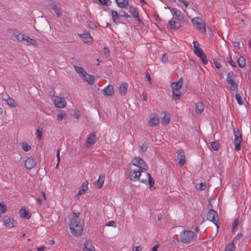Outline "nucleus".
<instances>
[{
    "instance_id": "18",
    "label": "nucleus",
    "mask_w": 251,
    "mask_h": 251,
    "mask_svg": "<svg viewBox=\"0 0 251 251\" xmlns=\"http://www.w3.org/2000/svg\"><path fill=\"white\" fill-rule=\"evenodd\" d=\"M183 84L182 78H180L178 80L171 83V87L172 90L180 89Z\"/></svg>"
},
{
    "instance_id": "13",
    "label": "nucleus",
    "mask_w": 251,
    "mask_h": 251,
    "mask_svg": "<svg viewBox=\"0 0 251 251\" xmlns=\"http://www.w3.org/2000/svg\"><path fill=\"white\" fill-rule=\"evenodd\" d=\"M36 161L35 158L33 157H29L26 159L25 162V165L28 170L33 168L36 165Z\"/></svg>"
},
{
    "instance_id": "10",
    "label": "nucleus",
    "mask_w": 251,
    "mask_h": 251,
    "mask_svg": "<svg viewBox=\"0 0 251 251\" xmlns=\"http://www.w3.org/2000/svg\"><path fill=\"white\" fill-rule=\"evenodd\" d=\"M181 21L177 20L176 18H173L169 22V26L172 29L177 30L182 26L180 23Z\"/></svg>"
},
{
    "instance_id": "20",
    "label": "nucleus",
    "mask_w": 251,
    "mask_h": 251,
    "mask_svg": "<svg viewBox=\"0 0 251 251\" xmlns=\"http://www.w3.org/2000/svg\"><path fill=\"white\" fill-rule=\"evenodd\" d=\"M104 96L106 97L112 96L114 94L113 87L111 85H108L103 90Z\"/></svg>"
},
{
    "instance_id": "12",
    "label": "nucleus",
    "mask_w": 251,
    "mask_h": 251,
    "mask_svg": "<svg viewBox=\"0 0 251 251\" xmlns=\"http://www.w3.org/2000/svg\"><path fill=\"white\" fill-rule=\"evenodd\" d=\"M194 53L198 57L201 58L202 62L204 64H206L207 63L206 55L203 53L202 50L201 48L194 50Z\"/></svg>"
},
{
    "instance_id": "56",
    "label": "nucleus",
    "mask_w": 251,
    "mask_h": 251,
    "mask_svg": "<svg viewBox=\"0 0 251 251\" xmlns=\"http://www.w3.org/2000/svg\"><path fill=\"white\" fill-rule=\"evenodd\" d=\"M103 51L104 55L106 57L110 56L109 50H108V48L106 47H104Z\"/></svg>"
},
{
    "instance_id": "16",
    "label": "nucleus",
    "mask_w": 251,
    "mask_h": 251,
    "mask_svg": "<svg viewBox=\"0 0 251 251\" xmlns=\"http://www.w3.org/2000/svg\"><path fill=\"white\" fill-rule=\"evenodd\" d=\"M82 79L87 81L89 84L92 85L95 80V77L86 72V74H84L81 77Z\"/></svg>"
},
{
    "instance_id": "60",
    "label": "nucleus",
    "mask_w": 251,
    "mask_h": 251,
    "mask_svg": "<svg viewBox=\"0 0 251 251\" xmlns=\"http://www.w3.org/2000/svg\"><path fill=\"white\" fill-rule=\"evenodd\" d=\"M87 24L92 29H94L96 27L95 24L91 21H88Z\"/></svg>"
},
{
    "instance_id": "39",
    "label": "nucleus",
    "mask_w": 251,
    "mask_h": 251,
    "mask_svg": "<svg viewBox=\"0 0 251 251\" xmlns=\"http://www.w3.org/2000/svg\"><path fill=\"white\" fill-rule=\"evenodd\" d=\"M22 149L25 151H28L31 150V146L27 143L24 142L22 144Z\"/></svg>"
},
{
    "instance_id": "49",
    "label": "nucleus",
    "mask_w": 251,
    "mask_h": 251,
    "mask_svg": "<svg viewBox=\"0 0 251 251\" xmlns=\"http://www.w3.org/2000/svg\"><path fill=\"white\" fill-rule=\"evenodd\" d=\"M42 134H43L42 129L38 128L36 130V136L39 140L41 139V138L42 137Z\"/></svg>"
},
{
    "instance_id": "58",
    "label": "nucleus",
    "mask_w": 251,
    "mask_h": 251,
    "mask_svg": "<svg viewBox=\"0 0 251 251\" xmlns=\"http://www.w3.org/2000/svg\"><path fill=\"white\" fill-rule=\"evenodd\" d=\"M120 17H126V18L130 17V16L125 11H121L120 14Z\"/></svg>"
},
{
    "instance_id": "47",
    "label": "nucleus",
    "mask_w": 251,
    "mask_h": 251,
    "mask_svg": "<svg viewBox=\"0 0 251 251\" xmlns=\"http://www.w3.org/2000/svg\"><path fill=\"white\" fill-rule=\"evenodd\" d=\"M66 117V115L65 113L61 112L57 115V120L59 121H62L64 118Z\"/></svg>"
},
{
    "instance_id": "1",
    "label": "nucleus",
    "mask_w": 251,
    "mask_h": 251,
    "mask_svg": "<svg viewBox=\"0 0 251 251\" xmlns=\"http://www.w3.org/2000/svg\"><path fill=\"white\" fill-rule=\"evenodd\" d=\"M180 241L184 244H189L197 240L196 233L192 230H184L179 234Z\"/></svg>"
},
{
    "instance_id": "45",
    "label": "nucleus",
    "mask_w": 251,
    "mask_h": 251,
    "mask_svg": "<svg viewBox=\"0 0 251 251\" xmlns=\"http://www.w3.org/2000/svg\"><path fill=\"white\" fill-rule=\"evenodd\" d=\"M205 188H206V185L202 183H199L196 186V189H197V190H198L199 191L204 190L205 189Z\"/></svg>"
},
{
    "instance_id": "30",
    "label": "nucleus",
    "mask_w": 251,
    "mask_h": 251,
    "mask_svg": "<svg viewBox=\"0 0 251 251\" xmlns=\"http://www.w3.org/2000/svg\"><path fill=\"white\" fill-rule=\"evenodd\" d=\"M88 181H86L85 183H83L81 186L80 189L79 190L77 193V196H80L85 191L88 189Z\"/></svg>"
},
{
    "instance_id": "4",
    "label": "nucleus",
    "mask_w": 251,
    "mask_h": 251,
    "mask_svg": "<svg viewBox=\"0 0 251 251\" xmlns=\"http://www.w3.org/2000/svg\"><path fill=\"white\" fill-rule=\"evenodd\" d=\"M131 162L133 165L138 167L139 169H143L145 171L148 170V167L146 164L145 162L142 158L140 157H136L134 158L132 160Z\"/></svg>"
},
{
    "instance_id": "23",
    "label": "nucleus",
    "mask_w": 251,
    "mask_h": 251,
    "mask_svg": "<svg viewBox=\"0 0 251 251\" xmlns=\"http://www.w3.org/2000/svg\"><path fill=\"white\" fill-rule=\"evenodd\" d=\"M105 176L104 175H100L99 179L95 182L96 186L98 188H101L104 184Z\"/></svg>"
},
{
    "instance_id": "35",
    "label": "nucleus",
    "mask_w": 251,
    "mask_h": 251,
    "mask_svg": "<svg viewBox=\"0 0 251 251\" xmlns=\"http://www.w3.org/2000/svg\"><path fill=\"white\" fill-rule=\"evenodd\" d=\"M196 25L198 28L200 30H201L202 32H206L205 24L201 20V22H199V24H196Z\"/></svg>"
},
{
    "instance_id": "14",
    "label": "nucleus",
    "mask_w": 251,
    "mask_h": 251,
    "mask_svg": "<svg viewBox=\"0 0 251 251\" xmlns=\"http://www.w3.org/2000/svg\"><path fill=\"white\" fill-rule=\"evenodd\" d=\"M4 223L5 226L9 228L16 227L17 225V222L10 218H5L4 219Z\"/></svg>"
},
{
    "instance_id": "26",
    "label": "nucleus",
    "mask_w": 251,
    "mask_h": 251,
    "mask_svg": "<svg viewBox=\"0 0 251 251\" xmlns=\"http://www.w3.org/2000/svg\"><path fill=\"white\" fill-rule=\"evenodd\" d=\"M19 213L22 218L29 219L30 217L28 210H26L25 208H22L20 209Z\"/></svg>"
},
{
    "instance_id": "28",
    "label": "nucleus",
    "mask_w": 251,
    "mask_h": 251,
    "mask_svg": "<svg viewBox=\"0 0 251 251\" xmlns=\"http://www.w3.org/2000/svg\"><path fill=\"white\" fill-rule=\"evenodd\" d=\"M204 109V106L202 102H198L195 105V111L197 113H201Z\"/></svg>"
},
{
    "instance_id": "7",
    "label": "nucleus",
    "mask_w": 251,
    "mask_h": 251,
    "mask_svg": "<svg viewBox=\"0 0 251 251\" xmlns=\"http://www.w3.org/2000/svg\"><path fill=\"white\" fill-rule=\"evenodd\" d=\"M96 133L94 132L89 134L85 142V147L87 149L92 147L95 144L96 142Z\"/></svg>"
},
{
    "instance_id": "6",
    "label": "nucleus",
    "mask_w": 251,
    "mask_h": 251,
    "mask_svg": "<svg viewBox=\"0 0 251 251\" xmlns=\"http://www.w3.org/2000/svg\"><path fill=\"white\" fill-rule=\"evenodd\" d=\"M218 216L216 211L210 209L207 215V220L213 222L218 227Z\"/></svg>"
},
{
    "instance_id": "62",
    "label": "nucleus",
    "mask_w": 251,
    "mask_h": 251,
    "mask_svg": "<svg viewBox=\"0 0 251 251\" xmlns=\"http://www.w3.org/2000/svg\"><path fill=\"white\" fill-rule=\"evenodd\" d=\"M233 45L234 47L237 48L238 49H240V43L238 41H234L233 42Z\"/></svg>"
},
{
    "instance_id": "40",
    "label": "nucleus",
    "mask_w": 251,
    "mask_h": 251,
    "mask_svg": "<svg viewBox=\"0 0 251 251\" xmlns=\"http://www.w3.org/2000/svg\"><path fill=\"white\" fill-rule=\"evenodd\" d=\"M235 247L233 243H229L228 245L226 246L225 248V250L226 251H233L235 250Z\"/></svg>"
},
{
    "instance_id": "17",
    "label": "nucleus",
    "mask_w": 251,
    "mask_h": 251,
    "mask_svg": "<svg viewBox=\"0 0 251 251\" xmlns=\"http://www.w3.org/2000/svg\"><path fill=\"white\" fill-rule=\"evenodd\" d=\"M159 123V120L157 118L156 114H152L151 115L150 120L149 121V125L150 126H156Z\"/></svg>"
},
{
    "instance_id": "46",
    "label": "nucleus",
    "mask_w": 251,
    "mask_h": 251,
    "mask_svg": "<svg viewBox=\"0 0 251 251\" xmlns=\"http://www.w3.org/2000/svg\"><path fill=\"white\" fill-rule=\"evenodd\" d=\"M41 195H42V196L43 197L42 198H37V202L39 204H41L42 201H43V200H46V195H45V192L42 191L41 192Z\"/></svg>"
},
{
    "instance_id": "19",
    "label": "nucleus",
    "mask_w": 251,
    "mask_h": 251,
    "mask_svg": "<svg viewBox=\"0 0 251 251\" xmlns=\"http://www.w3.org/2000/svg\"><path fill=\"white\" fill-rule=\"evenodd\" d=\"M129 12L132 14V16L136 19L139 23L142 22V21L139 17V13L137 9L134 7L130 6Z\"/></svg>"
},
{
    "instance_id": "33",
    "label": "nucleus",
    "mask_w": 251,
    "mask_h": 251,
    "mask_svg": "<svg viewBox=\"0 0 251 251\" xmlns=\"http://www.w3.org/2000/svg\"><path fill=\"white\" fill-rule=\"evenodd\" d=\"M74 68L75 71L79 75L80 77H81L84 74H86V72L81 67L74 66Z\"/></svg>"
},
{
    "instance_id": "52",
    "label": "nucleus",
    "mask_w": 251,
    "mask_h": 251,
    "mask_svg": "<svg viewBox=\"0 0 251 251\" xmlns=\"http://www.w3.org/2000/svg\"><path fill=\"white\" fill-rule=\"evenodd\" d=\"M168 56L167 53H164L163 54L161 58L162 62L166 63L168 62Z\"/></svg>"
},
{
    "instance_id": "37",
    "label": "nucleus",
    "mask_w": 251,
    "mask_h": 251,
    "mask_svg": "<svg viewBox=\"0 0 251 251\" xmlns=\"http://www.w3.org/2000/svg\"><path fill=\"white\" fill-rule=\"evenodd\" d=\"M7 104L12 107H16L17 106V103L15 102V100L12 98H8L6 100Z\"/></svg>"
},
{
    "instance_id": "34",
    "label": "nucleus",
    "mask_w": 251,
    "mask_h": 251,
    "mask_svg": "<svg viewBox=\"0 0 251 251\" xmlns=\"http://www.w3.org/2000/svg\"><path fill=\"white\" fill-rule=\"evenodd\" d=\"M111 16H112V20H113L114 23H115V24L119 23V19L120 15H119L118 14V13L117 12V11H111Z\"/></svg>"
},
{
    "instance_id": "44",
    "label": "nucleus",
    "mask_w": 251,
    "mask_h": 251,
    "mask_svg": "<svg viewBox=\"0 0 251 251\" xmlns=\"http://www.w3.org/2000/svg\"><path fill=\"white\" fill-rule=\"evenodd\" d=\"M235 98L239 104L242 105L243 103L242 98L240 96V95L237 93V92L236 93L235 95Z\"/></svg>"
},
{
    "instance_id": "55",
    "label": "nucleus",
    "mask_w": 251,
    "mask_h": 251,
    "mask_svg": "<svg viewBox=\"0 0 251 251\" xmlns=\"http://www.w3.org/2000/svg\"><path fill=\"white\" fill-rule=\"evenodd\" d=\"M106 226H111L114 227H116L117 226L116 224L115 223V222L114 221H110L108 222V223H107L106 224Z\"/></svg>"
},
{
    "instance_id": "15",
    "label": "nucleus",
    "mask_w": 251,
    "mask_h": 251,
    "mask_svg": "<svg viewBox=\"0 0 251 251\" xmlns=\"http://www.w3.org/2000/svg\"><path fill=\"white\" fill-rule=\"evenodd\" d=\"M177 157L179 159L178 164L180 166H183L185 163V156L184 152L183 151L177 152Z\"/></svg>"
},
{
    "instance_id": "5",
    "label": "nucleus",
    "mask_w": 251,
    "mask_h": 251,
    "mask_svg": "<svg viewBox=\"0 0 251 251\" xmlns=\"http://www.w3.org/2000/svg\"><path fill=\"white\" fill-rule=\"evenodd\" d=\"M234 145L235 150L236 151H239L241 150V143L242 141V135L240 133L239 129H234Z\"/></svg>"
},
{
    "instance_id": "22",
    "label": "nucleus",
    "mask_w": 251,
    "mask_h": 251,
    "mask_svg": "<svg viewBox=\"0 0 251 251\" xmlns=\"http://www.w3.org/2000/svg\"><path fill=\"white\" fill-rule=\"evenodd\" d=\"M13 34L19 41L23 42L24 40H25L26 35H24L23 33H20L18 30H14Z\"/></svg>"
},
{
    "instance_id": "57",
    "label": "nucleus",
    "mask_w": 251,
    "mask_h": 251,
    "mask_svg": "<svg viewBox=\"0 0 251 251\" xmlns=\"http://www.w3.org/2000/svg\"><path fill=\"white\" fill-rule=\"evenodd\" d=\"M74 115L76 119H79L80 116V113L79 111L77 109H75L74 110Z\"/></svg>"
},
{
    "instance_id": "21",
    "label": "nucleus",
    "mask_w": 251,
    "mask_h": 251,
    "mask_svg": "<svg viewBox=\"0 0 251 251\" xmlns=\"http://www.w3.org/2000/svg\"><path fill=\"white\" fill-rule=\"evenodd\" d=\"M83 251H95L94 246L92 245L91 242L86 240L84 243Z\"/></svg>"
},
{
    "instance_id": "29",
    "label": "nucleus",
    "mask_w": 251,
    "mask_h": 251,
    "mask_svg": "<svg viewBox=\"0 0 251 251\" xmlns=\"http://www.w3.org/2000/svg\"><path fill=\"white\" fill-rule=\"evenodd\" d=\"M81 37L82 41L85 43L91 42L93 40L92 37L89 33L83 34Z\"/></svg>"
},
{
    "instance_id": "59",
    "label": "nucleus",
    "mask_w": 251,
    "mask_h": 251,
    "mask_svg": "<svg viewBox=\"0 0 251 251\" xmlns=\"http://www.w3.org/2000/svg\"><path fill=\"white\" fill-rule=\"evenodd\" d=\"M73 217L72 219H76L77 220H80V219L79 218V217L80 215L79 212L75 213L73 211Z\"/></svg>"
},
{
    "instance_id": "24",
    "label": "nucleus",
    "mask_w": 251,
    "mask_h": 251,
    "mask_svg": "<svg viewBox=\"0 0 251 251\" xmlns=\"http://www.w3.org/2000/svg\"><path fill=\"white\" fill-rule=\"evenodd\" d=\"M172 98L175 100H177L180 99L181 97V92L180 89L172 90Z\"/></svg>"
},
{
    "instance_id": "63",
    "label": "nucleus",
    "mask_w": 251,
    "mask_h": 251,
    "mask_svg": "<svg viewBox=\"0 0 251 251\" xmlns=\"http://www.w3.org/2000/svg\"><path fill=\"white\" fill-rule=\"evenodd\" d=\"M214 63L215 64V68L217 69H220L221 67L220 63L217 61V60H214Z\"/></svg>"
},
{
    "instance_id": "51",
    "label": "nucleus",
    "mask_w": 251,
    "mask_h": 251,
    "mask_svg": "<svg viewBox=\"0 0 251 251\" xmlns=\"http://www.w3.org/2000/svg\"><path fill=\"white\" fill-rule=\"evenodd\" d=\"M201 19L199 17H195L192 19V22L194 25H196V24H199V23L201 22Z\"/></svg>"
},
{
    "instance_id": "32",
    "label": "nucleus",
    "mask_w": 251,
    "mask_h": 251,
    "mask_svg": "<svg viewBox=\"0 0 251 251\" xmlns=\"http://www.w3.org/2000/svg\"><path fill=\"white\" fill-rule=\"evenodd\" d=\"M23 43L24 44H26L28 45H33L36 44V41L35 40L30 38L29 37L26 36L25 40H24Z\"/></svg>"
},
{
    "instance_id": "53",
    "label": "nucleus",
    "mask_w": 251,
    "mask_h": 251,
    "mask_svg": "<svg viewBox=\"0 0 251 251\" xmlns=\"http://www.w3.org/2000/svg\"><path fill=\"white\" fill-rule=\"evenodd\" d=\"M239 225V220L238 219H236L234 220L233 223L232 228V230H234Z\"/></svg>"
},
{
    "instance_id": "61",
    "label": "nucleus",
    "mask_w": 251,
    "mask_h": 251,
    "mask_svg": "<svg viewBox=\"0 0 251 251\" xmlns=\"http://www.w3.org/2000/svg\"><path fill=\"white\" fill-rule=\"evenodd\" d=\"M0 210L1 211V213H4L5 212V205L3 204V203H2L0 202Z\"/></svg>"
},
{
    "instance_id": "54",
    "label": "nucleus",
    "mask_w": 251,
    "mask_h": 251,
    "mask_svg": "<svg viewBox=\"0 0 251 251\" xmlns=\"http://www.w3.org/2000/svg\"><path fill=\"white\" fill-rule=\"evenodd\" d=\"M48 2L49 6L50 7L51 9L55 6L57 5L55 2L53 0H48Z\"/></svg>"
},
{
    "instance_id": "11",
    "label": "nucleus",
    "mask_w": 251,
    "mask_h": 251,
    "mask_svg": "<svg viewBox=\"0 0 251 251\" xmlns=\"http://www.w3.org/2000/svg\"><path fill=\"white\" fill-rule=\"evenodd\" d=\"M54 103L55 106L58 108H63L66 105V102L64 98L59 96L55 97Z\"/></svg>"
},
{
    "instance_id": "31",
    "label": "nucleus",
    "mask_w": 251,
    "mask_h": 251,
    "mask_svg": "<svg viewBox=\"0 0 251 251\" xmlns=\"http://www.w3.org/2000/svg\"><path fill=\"white\" fill-rule=\"evenodd\" d=\"M117 5L121 8H125L128 4V0H115Z\"/></svg>"
},
{
    "instance_id": "48",
    "label": "nucleus",
    "mask_w": 251,
    "mask_h": 251,
    "mask_svg": "<svg viewBox=\"0 0 251 251\" xmlns=\"http://www.w3.org/2000/svg\"><path fill=\"white\" fill-rule=\"evenodd\" d=\"M170 121V118L168 116H164L163 119H162V123L163 124L167 125L169 123Z\"/></svg>"
},
{
    "instance_id": "36",
    "label": "nucleus",
    "mask_w": 251,
    "mask_h": 251,
    "mask_svg": "<svg viewBox=\"0 0 251 251\" xmlns=\"http://www.w3.org/2000/svg\"><path fill=\"white\" fill-rule=\"evenodd\" d=\"M238 63L240 68H244L246 65V60L245 58L242 56H240L238 59Z\"/></svg>"
},
{
    "instance_id": "64",
    "label": "nucleus",
    "mask_w": 251,
    "mask_h": 251,
    "mask_svg": "<svg viewBox=\"0 0 251 251\" xmlns=\"http://www.w3.org/2000/svg\"><path fill=\"white\" fill-rule=\"evenodd\" d=\"M142 248L140 246L134 247L132 249V251H141Z\"/></svg>"
},
{
    "instance_id": "27",
    "label": "nucleus",
    "mask_w": 251,
    "mask_h": 251,
    "mask_svg": "<svg viewBox=\"0 0 251 251\" xmlns=\"http://www.w3.org/2000/svg\"><path fill=\"white\" fill-rule=\"evenodd\" d=\"M173 12L174 14V16L173 18H176V19L179 20H183L184 16L180 11L176 9H174L173 10Z\"/></svg>"
},
{
    "instance_id": "38",
    "label": "nucleus",
    "mask_w": 251,
    "mask_h": 251,
    "mask_svg": "<svg viewBox=\"0 0 251 251\" xmlns=\"http://www.w3.org/2000/svg\"><path fill=\"white\" fill-rule=\"evenodd\" d=\"M52 10L55 13L57 17H60L62 16L61 9L57 5H55Z\"/></svg>"
},
{
    "instance_id": "42",
    "label": "nucleus",
    "mask_w": 251,
    "mask_h": 251,
    "mask_svg": "<svg viewBox=\"0 0 251 251\" xmlns=\"http://www.w3.org/2000/svg\"><path fill=\"white\" fill-rule=\"evenodd\" d=\"M99 2L103 5L109 6L111 5L112 2L110 0H99Z\"/></svg>"
},
{
    "instance_id": "3",
    "label": "nucleus",
    "mask_w": 251,
    "mask_h": 251,
    "mask_svg": "<svg viewBox=\"0 0 251 251\" xmlns=\"http://www.w3.org/2000/svg\"><path fill=\"white\" fill-rule=\"evenodd\" d=\"M235 77V75L232 72H230L227 74L226 80L230 85V91L232 92H237L238 90V84L234 80Z\"/></svg>"
},
{
    "instance_id": "50",
    "label": "nucleus",
    "mask_w": 251,
    "mask_h": 251,
    "mask_svg": "<svg viewBox=\"0 0 251 251\" xmlns=\"http://www.w3.org/2000/svg\"><path fill=\"white\" fill-rule=\"evenodd\" d=\"M242 237L241 233H238L235 237L233 238L232 243L234 244L235 242H237V241Z\"/></svg>"
},
{
    "instance_id": "43",
    "label": "nucleus",
    "mask_w": 251,
    "mask_h": 251,
    "mask_svg": "<svg viewBox=\"0 0 251 251\" xmlns=\"http://www.w3.org/2000/svg\"><path fill=\"white\" fill-rule=\"evenodd\" d=\"M211 146L214 151H217L219 149L220 146L216 141H213L211 143Z\"/></svg>"
},
{
    "instance_id": "8",
    "label": "nucleus",
    "mask_w": 251,
    "mask_h": 251,
    "mask_svg": "<svg viewBox=\"0 0 251 251\" xmlns=\"http://www.w3.org/2000/svg\"><path fill=\"white\" fill-rule=\"evenodd\" d=\"M144 174L146 176L147 178L146 179H141L140 180V182H141L143 183H147V182H148L149 188L151 190H152V187L153 188H154V187H153V185L154 184V180L152 179V178L151 177L150 174L148 173H145Z\"/></svg>"
},
{
    "instance_id": "9",
    "label": "nucleus",
    "mask_w": 251,
    "mask_h": 251,
    "mask_svg": "<svg viewBox=\"0 0 251 251\" xmlns=\"http://www.w3.org/2000/svg\"><path fill=\"white\" fill-rule=\"evenodd\" d=\"M142 172V171H139L137 169L131 170L130 172V179L132 181L139 180L140 181L141 179L140 178V176Z\"/></svg>"
},
{
    "instance_id": "2",
    "label": "nucleus",
    "mask_w": 251,
    "mask_h": 251,
    "mask_svg": "<svg viewBox=\"0 0 251 251\" xmlns=\"http://www.w3.org/2000/svg\"><path fill=\"white\" fill-rule=\"evenodd\" d=\"M69 228L71 233L75 236L80 235L83 231V224L80 220L76 219H71L69 223Z\"/></svg>"
},
{
    "instance_id": "25",
    "label": "nucleus",
    "mask_w": 251,
    "mask_h": 251,
    "mask_svg": "<svg viewBox=\"0 0 251 251\" xmlns=\"http://www.w3.org/2000/svg\"><path fill=\"white\" fill-rule=\"evenodd\" d=\"M127 90V84L126 82L122 83L119 87V92L122 96H124Z\"/></svg>"
},
{
    "instance_id": "41",
    "label": "nucleus",
    "mask_w": 251,
    "mask_h": 251,
    "mask_svg": "<svg viewBox=\"0 0 251 251\" xmlns=\"http://www.w3.org/2000/svg\"><path fill=\"white\" fill-rule=\"evenodd\" d=\"M227 63L229 64L232 67H236V65L235 63L232 60L231 56L228 54L227 56Z\"/></svg>"
}]
</instances>
